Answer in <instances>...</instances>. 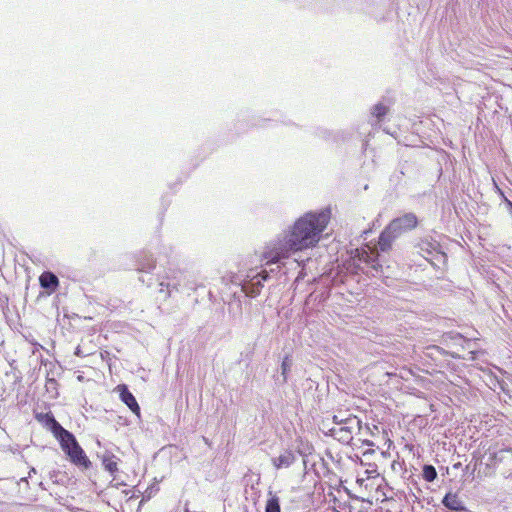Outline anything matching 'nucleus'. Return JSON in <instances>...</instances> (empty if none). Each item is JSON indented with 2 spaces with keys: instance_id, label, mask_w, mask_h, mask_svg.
<instances>
[{
  "instance_id": "19",
  "label": "nucleus",
  "mask_w": 512,
  "mask_h": 512,
  "mask_svg": "<svg viewBox=\"0 0 512 512\" xmlns=\"http://www.w3.org/2000/svg\"><path fill=\"white\" fill-rule=\"evenodd\" d=\"M290 369H291V361L288 356H285V358L283 359V361L281 363V374L283 377V380H282L283 383L287 382V374L290 371Z\"/></svg>"
},
{
  "instance_id": "7",
  "label": "nucleus",
  "mask_w": 512,
  "mask_h": 512,
  "mask_svg": "<svg viewBox=\"0 0 512 512\" xmlns=\"http://www.w3.org/2000/svg\"><path fill=\"white\" fill-rule=\"evenodd\" d=\"M512 460V448H502L498 451H489L488 461L486 463L487 470H495L500 463Z\"/></svg>"
},
{
  "instance_id": "9",
  "label": "nucleus",
  "mask_w": 512,
  "mask_h": 512,
  "mask_svg": "<svg viewBox=\"0 0 512 512\" xmlns=\"http://www.w3.org/2000/svg\"><path fill=\"white\" fill-rule=\"evenodd\" d=\"M118 389L120 392V399L122 400V402H124L133 413L139 416L140 407L133 394L128 390L127 386L120 385L118 386Z\"/></svg>"
},
{
  "instance_id": "24",
  "label": "nucleus",
  "mask_w": 512,
  "mask_h": 512,
  "mask_svg": "<svg viewBox=\"0 0 512 512\" xmlns=\"http://www.w3.org/2000/svg\"><path fill=\"white\" fill-rule=\"evenodd\" d=\"M339 413H342V411H340ZM349 414H350V413L343 412V418H347V416H348Z\"/></svg>"
},
{
  "instance_id": "10",
  "label": "nucleus",
  "mask_w": 512,
  "mask_h": 512,
  "mask_svg": "<svg viewBox=\"0 0 512 512\" xmlns=\"http://www.w3.org/2000/svg\"><path fill=\"white\" fill-rule=\"evenodd\" d=\"M39 283L43 289H46L52 293L58 288L59 279L53 272L45 271L40 275Z\"/></svg>"
},
{
  "instance_id": "6",
  "label": "nucleus",
  "mask_w": 512,
  "mask_h": 512,
  "mask_svg": "<svg viewBox=\"0 0 512 512\" xmlns=\"http://www.w3.org/2000/svg\"><path fill=\"white\" fill-rule=\"evenodd\" d=\"M269 278V273L266 270H262L256 274L247 275L242 283V291L249 297H256L260 294L263 288V283Z\"/></svg>"
},
{
  "instance_id": "2",
  "label": "nucleus",
  "mask_w": 512,
  "mask_h": 512,
  "mask_svg": "<svg viewBox=\"0 0 512 512\" xmlns=\"http://www.w3.org/2000/svg\"><path fill=\"white\" fill-rule=\"evenodd\" d=\"M379 254L376 249L365 245L362 248H356L351 251L350 260L347 263V270L352 273L360 271L375 276L382 271V265L379 263Z\"/></svg>"
},
{
  "instance_id": "17",
  "label": "nucleus",
  "mask_w": 512,
  "mask_h": 512,
  "mask_svg": "<svg viewBox=\"0 0 512 512\" xmlns=\"http://www.w3.org/2000/svg\"><path fill=\"white\" fill-rule=\"evenodd\" d=\"M422 475L427 482H433L437 477V471L434 466L427 464L423 467Z\"/></svg>"
},
{
  "instance_id": "26",
  "label": "nucleus",
  "mask_w": 512,
  "mask_h": 512,
  "mask_svg": "<svg viewBox=\"0 0 512 512\" xmlns=\"http://www.w3.org/2000/svg\"><path fill=\"white\" fill-rule=\"evenodd\" d=\"M430 247L432 250H435V248H436L434 244H430Z\"/></svg>"
},
{
  "instance_id": "11",
  "label": "nucleus",
  "mask_w": 512,
  "mask_h": 512,
  "mask_svg": "<svg viewBox=\"0 0 512 512\" xmlns=\"http://www.w3.org/2000/svg\"><path fill=\"white\" fill-rule=\"evenodd\" d=\"M37 418L44 420L45 425L51 430V432L57 439L63 434V432L67 431L60 425V423L55 419L52 413L37 415Z\"/></svg>"
},
{
  "instance_id": "22",
  "label": "nucleus",
  "mask_w": 512,
  "mask_h": 512,
  "mask_svg": "<svg viewBox=\"0 0 512 512\" xmlns=\"http://www.w3.org/2000/svg\"><path fill=\"white\" fill-rule=\"evenodd\" d=\"M320 135H321V137H323V138H325V139H329V138H330V136H331V133H330V132H328V131H327V130H325V129H322V130H320Z\"/></svg>"
},
{
  "instance_id": "14",
  "label": "nucleus",
  "mask_w": 512,
  "mask_h": 512,
  "mask_svg": "<svg viewBox=\"0 0 512 512\" xmlns=\"http://www.w3.org/2000/svg\"><path fill=\"white\" fill-rule=\"evenodd\" d=\"M155 268V260L151 255H145L143 259H141L138 263L137 270L139 272H145L148 273V271H151Z\"/></svg>"
},
{
  "instance_id": "13",
  "label": "nucleus",
  "mask_w": 512,
  "mask_h": 512,
  "mask_svg": "<svg viewBox=\"0 0 512 512\" xmlns=\"http://www.w3.org/2000/svg\"><path fill=\"white\" fill-rule=\"evenodd\" d=\"M101 460L104 469L108 471L112 476H114L118 472L119 458H117L114 454H112L109 451H106L102 454Z\"/></svg>"
},
{
  "instance_id": "20",
  "label": "nucleus",
  "mask_w": 512,
  "mask_h": 512,
  "mask_svg": "<svg viewBox=\"0 0 512 512\" xmlns=\"http://www.w3.org/2000/svg\"><path fill=\"white\" fill-rule=\"evenodd\" d=\"M159 285L161 286V289H160V292H163V287L166 286L167 287V293H166V296H169L170 293H171V290L174 289V290H179L178 288V284L176 283H171V282H168V283H164V282H160Z\"/></svg>"
},
{
  "instance_id": "3",
  "label": "nucleus",
  "mask_w": 512,
  "mask_h": 512,
  "mask_svg": "<svg viewBox=\"0 0 512 512\" xmlns=\"http://www.w3.org/2000/svg\"><path fill=\"white\" fill-rule=\"evenodd\" d=\"M418 224V219L414 213H405L404 215L393 219L379 236V248L386 252L391 248L395 239L401 234L414 229Z\"/></svg>"
},
{
  "instance_id": "4",
  "label": "nucleus",
  "mask_w": 512,
  "mask_h": 512,
  "mask_svg": "<svg viewBox=\"0 0 512 512\" xmlns=\"http://www.w3.org/2000/svg\"><path fill=\"white\" fill-rule=\"evenodd\" d=\"M332 420L338 427L331 428L329 434L343 444H349L354 434L360 432L362 428V421L353 414L343 418V413H337L333 415Z\"/></svg>"
},
{
  "instance_id": "25",
  "label": "nucleus",
  "mask_w": 512,
  "mask_h": 512,
  "mask_svg": "<svg viewBox=\"0 0 512 512\" xmlns=\"http://www.w3.org/2000/svg\"><path fill=\"white\" fill-rule=\"evenodd\" d=\"M470 354H472L471 359H475V356H474L475 352L474 351H470Z\"/></svg>"
},
{
  "instance_id": "21",
  "label": "nucleus",
  "mask_w": 512,
  "mask_h": 512,
  "mask_svg": "<svg viewBox=\"0 0 512 512\" xmlns=\"http://www.w3.org/2000/svg\"><path fill=\"white\" fill-rule=\"evenodd\" d=\"M143 274L139 277V281L146 284L147 286H151L153 282V276L150 275V271L148 273L142 272Z\"/></svg>"
},
{
  "instance_id": "23",
  "label": "nucleus",
  "mask_w": 512,
  "mask_h": 512,
  "mask_svg": "<svg viewBox=\"0 0 512 512\" xmlns=\"http://www.w3.org/2000/svg\"><path fill=\"white\" fill-rule=\"evenodd\" d=\"M36 473V469L35 468H31L30 471H29V477H31L32 474H35Z\"/></svg>"
},
{
  "instance_id": "18",
  "label": "nucleus",
  "mask_w": 512,
  "mask_h": 512,
  "mask_svg": "<svg viewBox=\"0 0 512 512\" xmlns=\"http://www.w3.org/2000/svg\"><path fill=\"white\" fill-rule=\"evenodd\" d=\"M58 383L54 378H47L45 383L46 391L51 395L52 398H56L58 396Z\"/></svg>"
},
{
  "instance_id": "8",
  "label": "nucleus",
  "mask_w": 512,
  "mask_h": 512,
  "mask_svg": "<svg viewBox=\"0 0 512 512\" xmlns=\"http://www.w3.org/2000/svg\"><path fill=\"white\" fill-rule=\"evenodd\" d=\"M442 504L449 510L455 512H469L457 494L448 492L442 499Z\"/></svg>"
},
{
  "instance_id": "27",
  "label": "nucleus",
  "mask_w": 512,
  "mask_h": 512,
  "mask_svg": "<svg viewBox=\"0 0 512 512\" xmlns=\"http://www.w3.org/2000/svg\"><path fill=\"white\" fill-rule=\"evenodd\" d=\"M21 481L26 483L28 482L26 477L22 478Z\"/></svg>"
},
{
  "instance_id": "16",
  "label": "nucleus",
  "mask_w": 512,
  "mask_h": 512,
  "mask_svg": "<svg viewBox=\"0 0 512 512\" xmlns=\"http://www.w3.org/2000/svg\"><path fill=\"white\" fill-rule=\"evenodd\" d=\"M388 107L382 103H378L373 106L371 114L377 119V122L381 121L382 118L387 114Z\"/></svg>"
},
{
  "instance_id": "15",
  "label": "nucleus",
  "mask_w": 512,
  "mask_h": 512,
  "mask_svg": "<svg viewBox=\"0 0 512 512\" xmlns=\"http://www.w3.org/2000/svg\"><path fill=\"white\" fill-rule=\"evenodd\" d=\"M269 494L271 497L266 502L265 512H281L279 497L272 495L271 492Z\"/></svg>"
},
{
  "instance_id": "1",
  "label": "nucleus",
  "mask_w": 512,
  "mask_h": 512,
  "mask_svg": "<svg viewBox=\"0 0 512 512\" xmlns=\"http://www.w3.org/2000/svg\"><path fill=\"white\" fill-rule=\"evenodd\" d=\"M330 220V210L308 212L287 230L268 242L263 252L266 265L283 264V260L297 251L315 247Z\"/></svg>"
},
{
  "instance_id": "29",
  "label": "nucleus",
  "mask_w": 512,
  "mask_h": 512,
  "mask_svg": "<svg viewBox=\"0 0 512 512\" xmlns=\"http://www.w3.org/2000/svg\"><path fill=\"white\" fill-rule=\"evenodd\" d=\"M185 512H192V510H189L188 508L184 509Z\"/></svg>"
},
{
  "instance_id": "28",
  "label": "nucleus",
  "mask_w": 512,
  "mask_h": 512,
  "mask_svg": "<svg viewBox=\"0 0 512 512\" xmlns=\"http://www.w3.org/2000/svg\"><path fill=\"white\" fill-rule=\"evenodd\" d=\"M76 355H79L80 354V350L77 348L76 352H75Z\"/></svg>"
},
{
  "instance_id": "5",
  "label": "nucleus",
  "mask_w": 512,
  "mask_h": 512,
  "mask_svg": "<svg viewBox=\"0 0 512 512\" xmlns=\"http://www.w3.org/2000/svg\"><path fill=\"white\" fill-rule=\"evenodd\" d=\"M61 449L69 457L70 461L83 469H89L92 466L84 450L77 442L75 436L68 430L58 438Z\"/></svg>"
},
{
  "instance_id": "12",
  "label": "nucleus",
  "mask_w": 512,
  "mask_h": 512,
  "mask_svg": "<svg viewBox=\"0 0 512 512\" xmlns=\"http://www.w3.org/2000/svg\"><path fill=\"white\" fill-rule=\"evenodd\" d=\"M296 461L295 454L290 451L286 450L282 454H280L278 457L272 458V463L277 469L281 468H288L290 467L294 462Z\"/></svg>"
}]
</instances>
